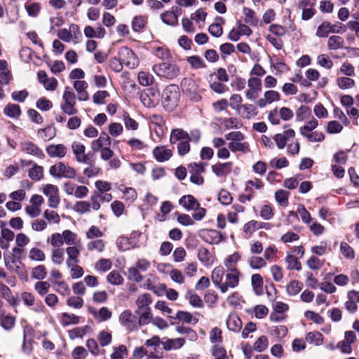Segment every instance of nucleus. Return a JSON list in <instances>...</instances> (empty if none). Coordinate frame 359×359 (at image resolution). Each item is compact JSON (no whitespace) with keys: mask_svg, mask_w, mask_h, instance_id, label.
Segmentation results:
<instances>
[{"mask_svg":"<svg viewBox=\"0 0 359 359\" xmlns=\"http://www.w3.org/2000/svg\"><path fill=\"white\" fill-rule=\"evenodd\" d=\"M118 320L121 326H123L128 332H131L138 330L137 318L132 313L131 311L128 309L123 311L120 314Z\"/></svg>","mask_w":359,"mask_h":359,"instance_id":"obj_7","label":"nucleus"},{"mask_svg":"<svg viewBox=\"0 0 359 359\" xmlns=\"http://www.w3.org/2000/svg\"><path fill=\"white\" fill-rule=\"evenodd\" d=\"M97 341L101 346H107L111 343V334L108 331L102 330L97 334Z\"/></svg>","mask_w":359,"mask_h":359,"instance_id":"obj_42","label":"nucleus"},{"mask_svg":"<svg viewBox=\"0 0 359 359\" xmlns=\"http://www.w3.org/2000/svg\"><path fill=\"white\" fill-rule=\"evenodd\" d=\"M185 298L189 300V304L194 307L201 308L203 306L202 299L191 290H188L186 292Z\"/></svg>","mask_w":359,"mask_h":359,"instance_id":"obj_31","label":"nucleus"},{"mask_svg":"<svg viewBox=\"0 0 359 359\" xmlns=\"http://www.w3.org/2000/svg\"><path fill=\"white\" fill-rule=\"evenodd\" d=\"M262 227V223L256 220H251L243 226V230L244 233L248 236H251L257 230Z\"/></svg>","mask_w":359,"mask_h":359,"instance_id":"obj_39","label":"nucleus"},{"mask_svg":"<svg viewBox=\"0 0 359 359\" xmlns=\"http://www.w3.org/2000/svg\"><path fill=\"white\" fill-rule=\"evenodd\" d=\"M240 255L238 252H234L226 257L224 262V264L228 269V270H231V269H236L235 267V264L240 259Z\"/></svg>","mask_w":359,"mask_h":359,"instance_id":"obj_58","label":"nucleus"},{"mask_svg":"<svg viewBox=\"0 0 359 359\" xmlns=\"http://www.w3.org/2000/svg\"><path fill=\"white\" fill-rule=\"evenodd\" d=\"M135 314L138 316V320H137L138 329L142 325H148L151 322L152 323L153 316L151 310L142 311L140 313H135Z\"/></svg>","mask_w":359,"mask_h":359,"instance_id":"obj_28","label":"nucleus"},{"mask_svg":"<svg viewBox=\"0 0 359 359\" xmlns=\"http://www.w3.org/2000/svg\"><path fill=\"white\" fill-rule=\"evenodd\" d=\"M344 39L337 35H332L329 37L327 41V47L330 50H337L343 48Z\"/></svg>","mask_w":359,"mask_h":359,"instance_id":"obj_34","label":"nucleus"},{"mask_svg":"<svg viewBox=\"0 0 359 359\" xmlns=\"http://www.w3.org/2000/svg\"><path fill=\"white\" fill-rule=\"evenodd\" d=\"M20 151L27 155L34 156L39 159L44 158L42 150L31 141H22L20 143Z\"/></svg>","mask_w":359,"mask_h":359,"instance_id":"obj_12","label":"nucleus"},{"mask_svg":"<svg viewBox=\"0 0 359 359\" xmlns=\"http://www.w3.org/2000/svg\"><path fill=\"white\" fill-rule=\"evenodd\" d=\"M243 13L245 15V22L250 25H256L258 20L255 15V13L250 8H244Z\"/></svg>","mask_w":359,"mask_h":359,"instance_id":"obj_54","label":"nucleus"},{"mask_svg":"<svg viewBox=\"0 0 359 359\" xmlns=\"http://www.w3.org/2000/svg\"><path fill=\"white\" fill-rule=\"evenodd\" d=\"M72 149L77 162L89 165L93 164V161L90 158L89 154L85 153L86 147L82 143L74 142L72 144Z\"/></svg>","mask_w":359,"mask_h":359,"instance_id":"obj_10","label":"nucleus"},{"mask_svg":"<svg viewBox=\"0 0 359 359\" xmlns=\"http://www.w3.org/2000/svg\"><path fill=\"white\" fill-rule=\"evenodd\" d=\"M162 97L164 107L168 110H172L179 101L178 88L173 85L167 86L163 92Z\"/></svg>","mask_w":359,"mask_h":359,"instance_id":"obj_4","label":"nucleus"},{"mask_svg":"<svg viewBox=\"0 0 359 359\" xmlns=\"http://www.w3.org/2000/svg\"><path fill=\"white\" fill-rule=\"evenodd\" d=\"M181 87L182 91L191 100L196 102L201 100V96L199 93L198 86L194 80L184 78L181 82Z\"/></svg>","mask_w":359,"mask_h":359,"instance_id":"obj_6","label":"nucleus"},{"mask_svg":"<svg viewBox=\"0 0 359 359\" xmlns=\"http://www.w3.org/2000/svg\"><path fill=\"white\" fill-rule=\"evenodd\" d=\"M51 260L53 264L60 265L64 260V249L53 248L51 250Z\"/></svg>","mask_w":359,"mask_h":359,"instance_id":"obj_49","label":"nucleus"},{"mask_svg":"<svg viewBox=\"0 0 359 359\" xmlns=\"http://www.w3.org/2000/svg\"><path fill=\"white\" fill-rule=\"evenodd\" d=\"M289 194L287 191L280 189L275 193V198L280 205L285 207L288 204Z\"/></svg>","mask_w":359,"mask_h":359,"instance_id":"obj_52","label":"nucleus"},{"mask_svg":"<svg viewBox=\"0 0 359 359\" xmlns=\"http://www.w3.org/2000/svg\"><path fill=\"white\" fill-rule=\"evenodd\" d=\"M189 137V135L188 132L184 130L182 128H175L171 130L170 142L173 144L179 141H184Z\"/></svg>","mask_w":359,"mask_h":359,"instance_id":"obj_23","label":"nucleus"},{"mask_svg":"<svg viewBox=\"0 0 359 359\" xmlns=\"http://www.w3.org/2000/svg\"><path fill=\"white\" fill-rule=\"evenodd\" d=\"M269 345L268 339L266 336L259 337L253 344V348L258 351L262 352L266 349Z\"/></svg>","mask_w":359,"mask_h":359,"instance_id":"obj_57","label":"nucleus"},{"mask_svg":"<svg viewBox=\"0 0 359 359\" xmlns=\"http://www.w3.org/2000/svg\"><path fill=\"white\" fill-rule=\"evenodd\" d=\"M50 175L57 178H74L76 172L72 167L65 164L63 162H58L50 168L49 170Z\"/></svg>","mask_w":359,"mask_h":359,"instance_id":"obj_5","label":"nucleus"},{"mask_svg":"<svg viewBox=\"0 0 359 359\" xmlns=\"http://www.w3.org/2000/svg\"><path fill=\"white\" fill-rule=\"evenodd\" d=\"M52 283L55 286V290L62 296L69 294V285L63 280H52Z\"/></svg>","mask_w":359,"mask_h":359,"instance_id":"obj_44","label":"nucleus"},{"mask_svg":"<svg viewBox=\"0 0 359 359\" xmlns=\"http://www.w3.org/2000/svg\"><path fill=\"white\" fill-rule=\"evenodd\" d=\"M49 242L53 248H60V247L64 244L62 236L59 233H53L50 238H48Z\"/></svg>","mask_w":359,"mask_h":359,"instance_id":"obj_63","label":"nucleus"},{"mask_svg":"<svg viewBox=\"0 0 359 359\" xmlns=\"http://www.w3.org/2000/svg\"><path fill=\"white\" fill-rule=\"evenodd\" d=\"M79 319L80 318L74 313H62L61 315V323L64 326L76 325L79 323Z\"/></svg>","mask_w":359,"mask_h":359,"instance_id":"obj_35","label":"nucleus"},{"mask_svg":"<svg viewBox=\"0 0 359 359\" xmlns=\"http://www.w3.org/2000/svg\"><path fill=\"white\" fill-rule=\"evenodd\" d=\"M241 109L243 110V114L247 118L255 116L258 114L257 107L254 104H245L241 106Z\"/></svg>","mask_w":359,"mask_h":359,"instance_id":"obj_59","label":"nucleus"},{"mask_svg":"<svg viewBox=\"0 0 359 359\" xmlns=\"http://www.w3.org/2000/svg\"><path fill=\"white\" fill-rule=\"evenodd\" d=\"M232 168V163H219L212 165L211 168L212 172L217 177H225L231 172Z\"/></svg>","mask_w":359,"mask_h":359,"instance_id":"obj_21","label":"nucleus"},{"mask_svg":"<svg viewBox=\"0 0 359 359\" xmlns=\"http://www.w3.org/2000/svg\"><path fill=\"white\" fill-rule=\"evenodd\" d=\"M263 278L258 274H253L251 277V284L253 290L257 295H260L263 293Z\"/></svg>","mask_w":359,"mask_h":359,"instance_id":"obj_29","label":"nucleus"},{"mask_svg":"<svg viewBox=\"0 0 359 359\" xmlns=\"http://www.w3.org/2000/svg\"><path fill=\"white\" fill-rule=\"evenodd\" d=\"M280 99V95L278 92L273 90H266L262 98L257 100V104L260 108L265 107L267 104H270L273 102H278Z\"/></svg>","mask_w":359,"mask_h":359,"instance_id":"obj_16","label":"nucleus"},{"mask_svg":"<svg viewBox=\"0 0 359 359\" xmlns=\"http://www.w3.org/2000/svg\"><path fill=\"white\" fill-rule=\"evenodd\" d=\"M29 258L32 261L43 262L46 259V255L42 250L34 247L29 252Z\"/></svg>","mask_w":359,"mask_h":359,"instance_id":"obj_48","label":"nucleus"},{"mask_svg":"<svg viewBox=\"0 0 359 359\" xmlns=\"http://www.w3.org/2000/svg\"><path fill=\"white\" fill-rule=\"evenodd\" d=\"M249 89L245 92L247 99L255 101L262 91V80L258 77H250L248 81Z\"/></svg>","mask_w":359,"mask_h":359,"instance_id":"obj_11","label":"nucleus"},{"mask_svg":"<svg viewBox=\"0 0 359 359\" xmlns=\"http://www.w3.org/2000/svg\"><path fill=\"white\" fill-rule=\"evenodd\" d=\"M323 336L319 332H310L306 336V341L309 343L320 344L323 342Z\"/></svg>","mask_w":359,"mask_h":359,"instance_id":"obj_60","label":"nucleus"},{"mask_svg":"<svg viewBox=\"0 0 359 359\" xmlns=\"http://www.w3.org/2000/svg\"><path fill=\"white\" fill-rule=\"evenodd\" d=\"M179 203L185 208L187 210H194L198 208L199 203L191 195H187L182 196L179 201Z\"/></svg>","mask_w":359,"mask_h":359,"instance_id":"obj_26","label":"nucleus"},{"mask_svg":"<svg viewBox=\"0 0 359 359\" xmlns=\"http://www.w3.org/2000/svg\"><path fill=\"white\" fill-rule=\"evenodd\" d=\"M302 286L303 284L301 282L292 280L286 287L287 292L290 296L296 295L301 291Z\"/></svg>","mask_w":359,"mask_h":359,"instance_id":"obj_50","label":"nucleus"},{"mask_svg":"<svg viewBox=\"0 0 359 359\" xmlns=\"http://www.w3.org/2000/svg\"><path fill=\"white\" fill-rule=\"evenodd\" d=\"M31 276L32 278L42 280L47 276V270L44 265H38L32 269Z\"/></svg>","mask_w":359,"mask_h":359,"instance_id":"obj_33","label":"nucleus"},{"mask_svg":"<svg viewBox=\"0 0 359 359\" xmlns=\"http://www.w3.org/2000/svg\"><path fill=\"white\" fill-rule=\"evenodd\" d=\"M153 155L158 162H165L168 161L172 156L171 149L165 146L156 147L153 150Z\"/></svg>","mask_w":359,"mask_h":359,"instance_id":"obj_19","label":"nucleus"},{"mask_svg":"<svg viewBox=\"0 0 359 359\" xmlns=\"http://www.w3.org/2000/svg\"><path fill=\"white\" fill-rule=\"evenodd\" d=\"M118 56L124 65L129 69L135 68L139 64L138 57L134 52L128 47H122L118 51Z\"/></svg>","mask_w":359,"mask_h":359,"instance_id":"obj_8","label":"nucleus"},{"mask_svg":"<svg viewBox=\"0 0 359 359\" xmlns=\"http://www.w3.org/2000/svg\"><path fill=\"white\" fill-rule=\"evenodd\" d=\"M181 14V8L177 6H173L171 10L163 13L161 15V18L165 24L170 26H175L178 23V18Z\"/></svg>","mask_w":359,"mask_h":359,"instance_id":"obj_13","label":"nucleus"},{"mask_svg":"<svg viewBox=\"0 0 359 359\" xmlns=\"http://www.w3.org/2000/svg\"><path fill=\"white\" fill-rule=\"evenodd\" d=\"M107 281L114 285H120L123 283V278L117 271H111L107 276Z\"/></svg>","mask_w":359,"mask_h":359,"instance_id":"obj_51","label":"nucleus"},{"mask_svg":"<svg viewBox=\"0 0 359 359\" xmlns=\"http://www.w3.org/2000/svg\"><path fill=\"white\" fill-rule=\"evenodd\" d=\"M295 136V132L293 129L284 130L282 133L276 134L273 136V140L279 149H283L286 146L287 142Z\"/></svg>","mask_w":359,"mask_h":359,"instance_id":"obj_15","label":"nucleus"},{"mask_svg":"<svg viewBox=\"0 0 359 359\" xmlns=\"http://www.w3.org/2000/svg\"><path fill=\"white\" fill-rule=\"evenodd\" d=\"M66 252L67 255V259L66 264L67 266L70 267L72 265H74L79 262V256L80 252L75 246H69L66 248Z\"/></svg>","mask_w":359,"mask_h":359,"instance_id":"obj_24","label":"nucleus"},{"mask_svg":"<svg viewBox=\"0 0 359 359\" xmlns=\"http://www.w3.org/2000/svg\"><path fill=\"white\" fill-rule=\"evenodd\" d=\"M147 23V18L144 16H136L132 22V28L135 32H139L143 29Z\"/></svg>","mask_w":359,"mask_h":359,"instance_id":"obj_61","label":"nucleus"},{"mask_svg":"<svg viewBox=\"0 0 359 359\" xmlns=\"http://www.w3.org/2000/svg\"><path fill=\"white\" fill-rule=\"evenodd\" d=\"M248 264L252 269L258 270L266 266V263L264 258L257 256H252L248 259Z\"/></svg>","mask_w":359,"mask_h":359,"instance_id":"obj_47","label":"nucleus"},{"mask_svg":"<svg viewBox=\"0 0 359 359\" xmlns=\"http://www.w3.org/2000/svg\"><path fill=\"white\" fill-rule=\"evenodd\" d=\"M50 284L48 281L39 280L34 284V290L41 297L48 294Z\"/></svg>","mask_w":359,"mask_h":359,"instance_id":"obj_40","label":"nucleus"},{"mask_svg":"<svg viewBox=\"0 0 359 359\" xmlns=\"http://www.w3.org/2000/svg\"><path fill=\"white\" fill-rule=\"evenodd\" d=\"M163 339V341H161V344L163 346V348L166 351L179 349L185 344V339L182 337L175 339L165 337Z\"/></svg>","mask_w":359,"mask_h":359,"instance_id":"obj_20","label":"nucleus"},{"mask_svg":"<svg viewBox=\"0 0 359 359\" xmlns=\"http://www.w3.org/2000/svg\"><path fill=\"white\" fill-rule=\"evenodd\" d=\"M205 163H192L189 164L188 169L190 173V181L197 185H201L204 182V178L201 173L205 171Z\"/></svg>","mask_w":359,"mask_h":359,"instance_id":"obj_9","label":"nucleus"},{"mask_svg":"<svg viewBox=\"0 0 359 359\" xmlns=\"http://www.w3.org/2000/svg\"><path fill=\"white\" fill-rule=\"evenodd\" d=\"M25 8L29 16L36 18L39 15L41 6L40 3L33 2L25 5Z\"/></svg>","mask_w":359,"mask_h":359,"instance_id":"obj_41","label":"nucleus"},{"mask_svg":"<svg viewBox=\"0 0 359 359\" xmlns=\"http://www.w3.org/2000/svg\"><path fill=\"white\" fill-rule=\"evenodd\" d=\"M152 301V297L150 294L143 293L140 294L135 301L137 309L135 310V313H140V311H142L151 310L149 306L151 304Z\"/></svg>","mask_w":359,"mask_h":359,"instance_id":"obj_18","label":"nucleus"},{"mask_svg":"<svg viewBox=\"0 0 359 359\" xmlns=\"http://www.w3.org/2000/svg\"><path fill=\"white\" fill-rule=\"evenodd\" d=\"M241 272L237 269H231L225 271L223 266L215 267L211 275L213 283L220 290L222 293H226L229 289L236 287L239 284Z\"/></svg>","mask_w":359,"mask_h":359,"instance_id":"obj_1","label":"nucleus"},{"mask_svg":"<svg viewBox=\"0 0 359 359\" xmlns=\"http://www.w3.org/2000/svg\"><path fill=\"white\" fill-rule=\"evenodd\" d=\"M4 113L9 117L18 118L21 114V109L18 104H8L5 107Z\"/></svg>","mask_w":359,"mask_h":359,"instance_id":"obj_36","label":"nucleus"},{"mask_svg":"<svg viewBox=\"0 0 359 359\" xmlns=\"http://www.w3.org/2000/svg\"><path fill=\"white\" fill-rule=\"evenodd\" d=\"M111 143L110 137L107 133L102 132L97 140L91 142L90 148L93 151L98 152L100 150L105 148V147H110Z\"/></svg>","mask_w":359,"mask_h":359,"instance_id":"obj_17","label":"nucleus"},{"mask_svg":"<svg viewBox=\"0 0 359 359\" xmlns=\"http://www.w3.org/2000/svg\"><path fill=\"white\" fill-rule=\"evenodd\" d=\"M226 326L229 330L237 332L242 328V321L236 314H230L226 320Z\"/></svg>","mask_w":359,"mask_h":359,"instance_id":"obj_25","label":"nucleus"},{"mask_svg":"<svg viewBox=\"0 0 359 359\" xmlns=\"http://www.w3.org/2000/svg\"><path fill=\"white\" fill-rule=\"evenodd\" d=\"M111 261L109 259H100L95 264V269L100 272H106L111 268Z\"/></svg>","mask_w":359,"mask_h":359,"instance_id":"obj_55","label":"nucleus"},{"mask_svg":"<svg viewBox=\"0 0 359 359\" xmlns=\"http://www.w3.org/2000/svg\"><path fill=\"white\" fill-rule=\"evenodd\" d=\"M198 259L204 264H209L212 259L211 253L205 248H201L198 251Z\"/></svg>","mask_w":359,"mask_h":359,"instance_id":"obj_64","label":"nucleus"},{"mask_svg":"<svg viewBox=\"0 0 359 359\" xmlns=\"http://www.w3.org/2000/svg\"><path fill=\"white\" fill-rule=\"evenodd\" d=\"M76 99L75 93L71 91L69 87H66L60 104V108L65 114L72 116L78 113V109L76 108Z\"/></svg>","mask_w":359,"mask_h":359,"instance_id":"obj_3","label":"nucleus"},{"mask_svg":"<svg viewBox=\"0 0 359 359\" xmlns=\"http://www.w3.org/2000/svg\"><path fill=\"white\" fill-rule=\"evenodd\" d=\"M290 214L292 215H296L298 214L300 216L302 221L305 224H309L312 220L310 213L306 210L303 205H298L296 213L290 212Z\"/></svg>","mask_w":359,"mask_h":359,"instance_id":"obj_37","label":"nucleus"},{"mask_svg":"<svg viewBox=\"0 0 359 359\" xmlns=\"http://www.w3.org/2000/svg\"><path fill=\"white\" fill-rule=\"evenodd\" d=\"M325 263V260L320 259L319 258L312 256L306 262L308 267L312 270H318L320 269Z\"/></svg>","mask_w":359,"mask_h":359,"instance_id":"obj_62","label":"nucleus"},{"mask_svg":"<svg viewBox=\"0 0 359 359\" xmlns=\"http://www.w3.org/2000/svg\"><path fill=\"white\" fill-rule=\"evenodd\" d=\"M112 316V312L107 307H102L95 314V318L99 321H107Z\"/></svg>","mask_w":359,"mask_h":359,"instance_id":"obj_56","label":"nucleus"},{"mask_svg":"<svg viewBox=\"0 0 359 359\" xmlns=\"http://www.w3.org/2000/svg\"><path fill=\"white\" fill-rule=\"evenodd\" d=\"M229 148L233 152L243 151L244 153L250 151L249 144L248 142H231L229 144Z\"/></svg>","mask_w":359,"mask_h":359,"instance_id":"obj_45","label":"nucleus"},{"mask_svg":"<svg viewBox=\"0 0 359 359\" xmlns=\"http://www.w3.org/2000/svg\"><path fill=\"white\" fill-rule=\"evenodd\" d=\"M104 242L101 239L92 240L86 245L87 249L89 251H97L102 252L104 249Z\"/></svg>","mask_w":359,"mask_h":359,"instance_id":"obj_43","label":"nucleus"},{"mask_svg":"<svg viewBox=\"0 0 359 359\" xmlns=\"http://www.w3.org/2000/svg\"><path fill=\"white\" fill-rule=\"evenodd\" d=\"M154 76L147 72H140L138 74L139 83L142 86H149L154 83Z\"/></svg>","mask_w":359,"mask_h":359,"instance_id":"obj_46","label":"nucleus"},{"mask_svg":"<svg viewBox=\"0 0 359 359\" xmlns=\"http://www.w3.org/2000/svg\"><path fill=\"white\" fill-rule=\"evenodd\" d=\"M203 237L206 242L211 244H218L223 240L222 234L216 230L208 231Z\"/></svg>","mask_w":359,"mask_h":359,"instance_id":"obj_27","label":"nucleus"},{"mask_svg":"<svg viewBox=\"0 0 359 359\" xmlns=\"http://www.w3.org/2000/svg\"><path fill=\"white\" fill-rule=\"evenodd\" d=\"M152 70L157 76L167 79L176 78L180 72V68L176 64L168 62L154 65Z\"/></svg>","mask_w":359,"mask_h":359,"instance_id":"obj_2","label":"nucleus"},{"mask_svg":"<svg viewBox=\"0 0 359 359\" xmlns=\"http://www.w3.org/2000/svg\"><path fill=\"white\" fill-rule=\"evenodd\" d=\"M285 262L287 263V268L289 270L300 271L302 269V264L300 262L294 255H287L285 257Z\"/></svg>","mask_w":359,"mask_h":359,"instance_id":"obj_38","label":"nucleus"},{"mask_svg":"<svg viewBox=\"0 0 359 359\" xmlns=\"http://www.w3.org/2000/svg\"><path fill=\"white\" fill-rule=\"evenodd\" d=\"M331 32H334L333 26L329 22L325 21L318 26L316 34L318 37H327Z\"/></svg>","mask_w":359,"mask_h":359,"instance_id":"obj_30","label":"nucleus"},{"mask_svg":"<svg viewBox=\"0 0 359 359\" xmlns=\"http://www.w3.org/2000/svg\"><path fill=\"white\" fill-rule=\"evenodd\" d=\"M46 151L50 158H62L67 154V148L62 144H51L46 147Z\"/></svg>","mask_w":359,"mask_h":359,"instance_id":"obj_14","label":"nucleus"},{"mask_svg":"<svg viewBox=\"0 0 359 359\" xmlns=\"http://www.w3.org/2000/svg\"><path fill=\"white\" fill-rule=\"evenodd\" d=\"M15 318L13 316L8 315L0 314V323L1 325L5 330L11 329L15 325Z\"/></svg>","mask_w":359,"mask_h":359,"instance_id":"obj_53","label":"nucleus"},{"mask_svg":"<svg viewBox=\"0 0 359 359\" xmlns=\"http://www.w3.org/2000/svg\"><path fill=\"white\" fill-rule=\"evenodd\" d=\"M140 100L142 103L147 107H154L157 103V97H156L155 93L149 90L148 92H144L141 94Z\"/></svg>","mask_w":359,"mask_h":359,"instance_id":"obj_22","label":"nucleus"},{"mask_svg":"<svg viewBox=\"0 0 359 359\" xmlns=\"http://www.w3.org/2000/svg\"><path fill=\"white\" fill-rule=\"evenodd\" d=\"M29 177L34 181H39L43 176V168L37 164H34L29 170Z\"/></svg>","mask_w":359,"mask_h":359,"instance_id":"obj_32","label":"nucleus"}]
</instances>
